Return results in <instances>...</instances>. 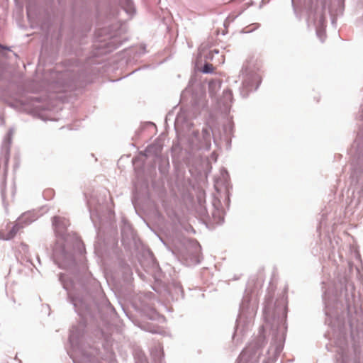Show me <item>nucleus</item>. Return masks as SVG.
I'll return each instance as SVG.
<instances>
[{
    "label": "nucleus",
    "mask_w": 363,
    "mask_h": 363,
    "mask_svg": "<svg viewBox=\"0 0 363 363\" xmlns=\"http://www.w3.org/2000/svg\"><path fill=\"white\" fill-rule=\"evenodd\" d=\"M21 226L18 223L13 225V226L11 227V228L9 231V235L6 237V239L12 238L17 233V232L21 229Z\"/></svg>",
    "instance_id": "nucleus-3"
},
{
    "label": "nucleus",
    "mask_w": 363,
    "mask_h": 363,
    "mask_svg": "<svg viewBox=\"0 0 363 363\" xmlns=\"http://www.w3.org/2000/svg\"><path fill=\"white\" fill-rule=\"evenodd\" d=\"M215 70V67L212 64L206 63L204 65L202 72L203 73H213Z\"/></svg>",
    "instance_id": "nucleus-5"
},
{
    "label": "nucleus",
    "mask_w": 363,
    "mask_h": 363,
    "mask_svg": "<svg viewBox=\"0 0 363 363\" xmlns=\"http://www.w3.org/2000/svg\"><path fill=\"white\" fill-rule=\"evenodd\" d=\"M264 342V339H262V342H261V344L259 345V347H261V346H262V345H263Z\"/></svg>",
    "instance_id": "nucleus-9"
},
{
    "label": "nucleus",
    "mask_w": 363,
    "mask_h": 363,
    "mask_svg": "<svg viewBox=\"0 0 363 363\" xmlns=\"http://www.w3.org/2000/svg\"><path fill=\"white\" fill-rule=\"evenodd\" d=\"M52 225L57 235H63L66 231L67 225H69V221L64 218L55 216L53 218Z\"/></svg>",
    "instance_id": "nucleus-1"
},
{
    "label": "nucleus",
    "mask_w": 363,
    "mask_h": 363,
    "mask_svg": "<svg viewBox=\"0 0 363 363\" xmlns=\"http://www.w3.org/2000/svg\"><path fill=\"white\" fill-rule=\"evenodd\" d=\"M199 262L198 260L196 259H190L189 260V259H186L185 261V264L186 265H192V264H197Z\"/></svg>",
    "instance_id": "nucleus-8"
},
{
    "label": "nucleus",
    "mask_w": 363,
    "mask_h": 363,
    "mask_svg": "<svg viewBox=\"0 0 363 363\" xmlns=\"http://www.w3.org/2000/svg\"><path fill=\"white\" fill-rule=\"evenodd\" d=\"M249 358L250 356L247 354V350H243L238 358V363H248Z\"/></svg>",
    "instance_id": "nucleus-4"
},
{
    "label": "nucleus",
    "mask_w": 363,
    "mask_h": 363,
    "mask_svg": "<svg viewBox=\"0 0 363 363\" xmlns=\"http://www.w3.org/2000/svg\"><path fill=\"white\" fill-rule=\"evenodd\" d=\"M67 242L71 244V247L74 250H83L84 248V244L81 238L75 234L68 235L65 238Z\"/></svg>",
    "instance_id": "nucleus-2"
},
{
    "label": "nucleus",
    "mask_w": 363,
    "mask_h": 363,
    "mask_svg": "<svg viewBox=\"0 0 363 363\" xmlns=\"http://www.w3.org/2000/svg\"><path fill=\"white\" fill-rule=\"evenodd\" d=\"M125 4H126V6L125 7V10L129 13H133L134 11V8H133V5L132 4L131 1H130L129 0H125Z\"/></svg>",
    "instance_id": "nucleus-7"
},
{
    "label": "nucleus",
    "mask_w": 363,
    "mask_h": 363,
    "mask_svg": "<svg viewBox=\"0 0 363 363\" xmlns=\"http://www.w3.org/2000/svg\"><path fill=\"white\" fill-rule=\"evenodd\" d=\"M253 78V81L255 82L256 84L255 86V89H257L258 86H259V84L261 83L262 82V77L259 74H256L253 77L251 76V79ZM254 86V84H252V82H251V89H252V87Z\"/></svg>",
    "instance_id": "nucleus-6"
}]
</instances>
